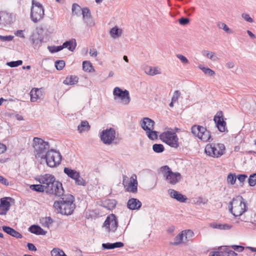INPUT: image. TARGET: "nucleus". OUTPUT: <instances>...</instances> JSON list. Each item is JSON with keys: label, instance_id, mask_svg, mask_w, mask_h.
Listing matches in <instances>:
<instances>
[{"label": "nucleus", "instance_id": "nucleus-1", "mask_svg": "<svg viewBox=\"0 0 256 256\" xmlns=\"http://www.w3.org/2000/svg\"><path fill=\"white\" fill-rule=\"evenodd\" d=\"M59 198L58 200L54 202L53 204L56 212L66 216L72 214L76 208L74 196L70 194H64Z\"/></svg>", "mask_w": 256, "mask_h": 256}, {"label": "nucleus", "instance_id": "nucleus-2", "mask_svg": "<svg viewBox=\"0 0 256 256\" xmlns=\"http://www.w3.org/2000/svg\"><path fill=\"white\" fill-rule=\"evenodd\" d=\"M229 211L234 217L242 216L248 210L246 202L242 196H237L234 198L228 205Z\"/></svg>", "mask_w": 256, "mask_h": 256}, {"label": "nucleus", "instance_id": "nucleus-3", "mask_svg": "<svg viewBox=\"0 0 256 256\" xmlns=\"http://www.w3.org/2000/svg\"><path fill=\"white\" fill-rule=\"evenodd\" d=\"M50 144L41 138L35 137L33 140V147L36 158L42 159L48 150H49Z\"/></svg>", "mask_w": 256, "mask_h": 256}, {"label": "nucleus", "instance_id": "nucleus-4", "mask_svg": "<svg viewBox=\"0 0 256 256\" xmlns=\"http://www.w3.org/2000/svg\"><path fill=\"white\" fill-rule=\"evenodd\" d=\"M42 159L46 160L48 166L54 168L60 164L62 156L59 151L50 149L47 151Z\"/></svg>", "mask_w": 256, "mask_h": 256}, {"label": "nucleus", "instance_id": "nucleus-5", "mask_svg": "<svg viewBox=\"0 0 256 256\" xmlns=\"http://www.w3.org/2000/svg\"><path fill=\"white\" fill-rule=\"evenodd\" d=\"M160 170L164 176L166 178V180L171 184H175L178 183L182 178L180 173L173 172L168 166H164L160 168Z\"/></svg>", "mask_w": 256, "mask_h": 256}, {"label": "nucleus", "instance_id": "nucleus-6", "mask_svg": "<svg viewBox=\"0 0 256 256\" xmlns=\"http://www.w3.org/2000/svg\"><path fill=\"white\" fill-rule=\"evenodd\" d=\"M160 140L172 148H178L179 146L178 138L174 132L166 131L160 135Z\"/></svg>", "mask_w": 256, "mask_h": 256}, {"label": "nucleus", "instance_id": "nucleus-7", "mask_svg": "<svg viewBox=\"0 0 256 256\" xmlns=\"http://www.w3.org/2000/svg\"><path fill=\"white\" fill-rule=\"evenodd\" d=\"M225 146L222 144H210L205 148L206 153L214 158H218L224 154Z\"/></svg>", "mask_w": 256, "mask_h": 256}, {"label": "nucleus", "instance_id": "nucleus-8", "mask_svg": "<svg viewBox=\"0 0 256 256\" xmlns=\"http://www.w3.org/2000/svg\"><path fill=\"white\" fill-rule=\"evenodd\" d=\"M32 4L30 18L33 22L36 23L43 18L44 14V9L40 3L35 2L34 0H32Z\"/></svg>", "mask_w": 256, "mask_h": 256}, {"label": "nucleus", "instance_id": "nucleus-9", "mask_svg": "<svg viewBox=\"0 0 256 256\" xmlns=\"http://www.w3.org/2000/svg\"><path fill=\"white\" fill-rule=\"evenodd\" d=\"M46 193L52 196L58 198L64 194L62 184L58 180H55L50 186H47Z\"/></svg>", "mask_w": 256, "mask_h": 256}, {"label": "nucleus", "instance_id": "nucleus-10", "mask_svg": "<svg viewBox=\"0 0 256 256\" xmlns=\"http://www.w3.org/2000/svg\"><path fill=\"white\" fill-rule=\"evenodd\" d=\"M100 138L104 144H110L116 138V131L112 128L104 130L100 132Z\"/></svg>", "mask_w": 256, "mask_h": 256}, {"label": "nucleus", "instance_id": "nucleus-11", "mask_svg": "<svg viewBox=\"0 0 256 256\" xmlns=\"http://www.w3.org/2000/svg\"><path fill=\"white\" fill-rule=\"evenodd\" d=\"M103 226L106 227L108 232H115L118 226L117 217L114 214H111L106 217Z\"/></svg>", "mask_w": 256, "mask_h": 256}, {"label": "nucleus", "instance_id": "nucleus-12", "mask_svg": "<svg viewBox=\"0 0 256 256\" xmlns=\"http://www.w3.org/2000/svg\"><path fill=\"white\" fill-rule=\"evenodd\" d=\"M214 121L220 132H222L226 131L228 132L226 126V123L224 120L223 112L222 110H219L217 112L214 116Z\"/></svg>", "mask_w": 256, "mask_h": 256}, {"label": "nucleus", "instance_id": "nucleus-13", "mask_svg": "<svg viewBox=\"0 0 256 256\" xmlns=\"http://www.w3.org/2000/svg\"><path fill=\"white\" fill-rule=\"evenodd\" d=\"M113 94L116 97L118 98L124 104H128L130 100L129 92L128 90H124L118 87H116L113 91Z\"/></svg>", "mask_w": 256, "mask_h": 256}, {"label": "nucleus", "instance_id": "nucleus-14", "mask_svg": "<svg viewBox=\"0 0 256 256\" xmlns=\"http://www.w3.org/2000/svg\"><path fill=\"white\" fill-rule=\"evenodd\" d=\"M10 200H14L11 197H4L0 200V215H5L10 207Z\"/></svg>", "mask_w": 256, "mask_h": 256}, {"label": "nucleus", "instance_id": "nucleus-15", "mask_svg": "<svg viewBox=\"0 0 256 256\" xmlns=\"http://www.w3.org/2000/svg\"><path fill=\"white\" fill-rule=\"evenodd\" d=\"M82 19L84 22L90 27L94 26L95 23L90 8L88 7L82 8Z\"/></svg>", "mask_w": 256, "mask_h": 256}, {"label": "nucleus", "instance_id": "nucleus-16", "mask_svg": "<svg viewBox=\"0 0 256 256\" xmlns=\"http://www.w3.org/2000/svg\"><path fill=\"white\" fill-rule=\"evenodd\" d=\"M30 40L33 45L34 49L39 48L43 42L44 36L42 34L38 32H34L30 36Z\"/></svg>", "mask_w": 256, "mask_h": 256}, {"label": "nucleus", "instance_id": "nucleus-17", "mask_svg": "<svg viewBox=\"0 0 256 256\" xmlns=\"http://www.w3.org/2000/svg\"><path fill=\"white\" fill-rule=\"evenodd\" d=\"M36 181L40 184H46L45 186H50L56 180L54 176L52 174H46L36 178Z\"/></svg>", "mask_w": 256, "mask_h": 256}, {"label": "nucleus", "instance_id": "nucleus-18", "mask_svg": "<svg viewBox=\"0 0 256 256\" xmlns=\"http://www.w3.org/2000/svg\"><path fill=\"white\" fill-rule=\"evenodd\" d=\"M30 101L35 102L38 100L42 99L44 97V92L42 88H34L30 92Z\"/></svg>", "mask_w": 256, "mask_h": 256}, {"label": "nucleus", "instance_id": "nucleus-19", "mask_svg": "<svg viewBox=\"0 0 256 256\" xmlns=\"http://www.w3.org/2000/svg\"><path fill=\"white\" fill-rule=\"evenodd\" d=\"M12 22V18L10 14L6 12L0 11V28L4 27Z\"/></svg>", "mask_w": 256, "mask_h": 256}, {"label": "nucleus", "instance_id": "nucleus-20", "mask_svg": "<svg viewBox=\"0 0 256 256\" xmlns=\"http://www.w3.org/2000/svg\"><path fill=\"white\" fill-rule=\"evenodd\" d=\"M168 192L172 198L175 199L178 202H185L188 199L186 196L173 189H169Z\"/></svg>", "mask_w": 256, "mask_h": 256}, {"label": "nucleus", "instance_id": "nucleus-21", "mask_svg": "<svg viewBox=\"0 0 256 256\" xmlns=\"http://www.w3.org/2000/svg\"><path fill=\"white\" fill-rule=\"evenodd\" d=\"M142 206V202L136 198H131L127 202V208L130 210H138Z\"/></svg>", "mask_w": 256, "mask_h": 256}, {"label": "nucleus", "instance_id": "nucleus-22", "mask_svg": "<svg viewBox=\"0 0 256 256\" xmlns=\"http://www.w3.org/2000/svg\"><path fill=\"white\" fill-rule=\"evenodd\" d=\"M2 229L4 232L16 238H22V236L21 234L10 226H2Z\"/></svg>", "mask_w": 256, "mask_h": 256}, {"label": "nucleus", "instance_id": "nucleus-23", "mask_svg": "<svg viewBox=\"0 0 256 256\" xmlns=\"http://www.w3.org/2000/svg\"><path fill=\"white\" fill-rule=\"evenodd\" d=\"M140 124L142 128L144 130V126H146L147 128H150V130L152 129H154V126L155 124V122L154 120L151 118L144 117V118L140 122Z\"/></svg>", "mask_w": 256, "mask_h": 256}, {"label": "nucleus", "instance_id": "nucleus-24", "mask_svg": "<svg viewBox=\"0 0 256 256\" xmlns=\"http://www.w3.org/2000/svg\"><path fill=\"white\" fill-rule=\"evenodd\" d=\"M28 231L36 235H45L46 231L42 229L40 226L36 224H33L28 228Z\"/></svg>", "mask_w": 256, "mask_h": 256}, {"label": "nucleus", "instance_id": "nucleus-25", "mask_svg": "<svg viewBox=\"0 0 256 256\" xmlns=\"http://www.w3.org/2000/svg\"><path fill=\"white\" fill-rule=\"evenodd\" d=\"M206 130V128L199 125H194L191 128V132L195 136L199 137Z\"/></svg>", "mask_w": 256, "mask_h": 256}, {"label": "nucleus", "instance_id": "nucleus-26", "mask_svg": "<svg viewBox=\"0 0 256 256\" xmlns=\"http://www.w3.org/2000/svg\"><path fill=\"white\" fill-rule=\"evenodd\" d=\"M62 46L63 49L68 48L70 50L73 52L76 46V40L74 38H72L64 42Z\"/></svg>", "mask_w": 256, "mask_h": 256}, {"label": "nucleus", "instance_id": "nucleus-27", "mask_svg": "<svg viewBox=\"0 0 256 256\" xmlns=\"http://www.w3.org/2000/svg\"><path fill=\"white\" fill-rule=\"evenodd\" d=\"M116 204L117 202L115 200H106L102 202V206L108 210H112L115 208Z\"/></svg>", "mask_w": 256, "mask_h": 256}, {"label": "nucleus", "instance_id": "nucleus-28", "mask_svg": "<svg viewBox=\"0 0 256 256\" xmlns=\"http://www.w3.org/2000/svg\"><path fill=\"white\" fill-rule=\"evenodd\" d=\"M144 130L146 132V134L148 138L150 140H156L158 138V132L155 130H154V129H152L150 130V128H147L146 126H144Z\"/></svg>", "mask_w": 256, "mask_h": 256}, {"label": "nucleus", "instance_id": "nucleus-29", "mask_svg": "<svg viewBox=\"0 0 256 256\" xmlns=\"http://www.w3.org/2000/svg\"><path fill=\"white\" fill-rule=\"evenodd\" d=\"M64 172L68 177L70 178L73 180H74L76 178V176H78V172H77L75 170H72L69 168H64Z\"/></svg>", "mask_w": 256, "mask_h": 256}, {"label": "nucleus", "instance_id": "nucleus-30", "mask_svg": "<svg viewBox=\"0 0 256 256\" xmlns=\"http://www.w3.org/2000/svg\"><path fill=\"white\" fill-rule=\"evenodd\" d=\"M90 126L87 120L82 121L80 124L78 126V130L79 132L82 133L84 131L90 130Z\"/></svg>", "mask_w": 256, "mask_h": 256}, {"label": "nucleus", "instance_id": "nucleus-31", "mask_svg": "<svg viewBox=\"0 0 256 256\" xmlns=\"http://www.w3.org/2000/svg\"><path fill=\"white\" fill-rule=\"evenodd\" d=\"M46 186H45V185H42L40 184H32L30 186V188L36 192H46L47 188Z\"/></svg>", "mask_w": 256, "mask_h": 256}, {"label": "nucleus", "instance_id": "nucleus-32", "mask_svg": "<svg viewBox=\"0 0 256 256\" xmlns=\"http://www.w3.org/2000/svg\"><path fill=\"white\" fill-rule=\"evenodd\" d=\"M126 191L136 193L138 191V182L136 179L134 180V182L130 181L128 186L126 189Z\"/></svg>", "mask_w": 256, "mask_h": 256}, {"label": "nucleus", "instance_id": "nucleus-33", "mask_svg": "<svg viewBox=\"0 0 256 256\" xmlns=\"http://www.w3.org/2000/svg\"><path fill=\"white\" fill-rule=\"evenodd\" d=\"M78 78L76 76H70L67 77L64 81V83L67 85H73L78 82Z\"/></svg>", "mask_w": 256, "mask_h": 256}, {"label": "nucleus", "instance_id": "nucleus-34", "mask_svg": "<svg viewBox=\"0 0 256 256\" xmlns=\"http://www.w3.org/2000/svg\"><path fill=\"white\" fill-rule=\"evenodd\" d=\"M110 33L112 38H116L121 36L122 30L119 28L117 26H115L110 30Z\"/></svg>", "mask_w": 256, "mask_h": 256}, {"label": "nucleus", "instance_id": "nucleus-35", "mask_svg": "<svg viewBox=\"0 0 256 256\" xmlns=\"http://www.w3.org/2000/svg\"><path fill=\"white\" fill-rule=\"evenodd\" d=\"M82 70L85 72H92L94 71V69L90 61L85 60L82 62Z\"/></svg>", "mask_w": 256, "mask_h": 256}, {"label": "nucleus", "instance_id": "nucleus-36", "mask_svg": "<svg viewBox=\"0 0 256 256\" xmlns=\"http://www.w3.org/2000/svg\"><path fill=\"white\" fill-rule=\"evenodd\" d=\"M72 13L74 15L80 16L82 14V8L76 3H74L72 6Z\"/></svg>", "mask_w": 256, "mask_h": 256}, {"label": "nucleus", "instance_id": "nucleus-37", "mask_svg": "<svg viewBox=\"0 0 256 256\" xmlns=\"http://www.w3.org/2000/svg\"><path fill=\"white\" fill-rule=\"evenodd\" d=\"M184 234V237H185L184 242H187L188 241L192 240V238L194 236V233L192 230H186L182 232Z\"/></svg>", "mask_w": 256, "mask_h": 256}, {"label": "nucleus", "instance_id": "nucleus-38", "mask_svg": "<svg viewBox=\"0 0 256 256\" xmlns=\"http://www.w3.org/2000/svg\"><path fill=\"white\" fill-rule=\"evenodd\" d=\"M211 137L210 132L206 128V130L200 135L198 138L204 142H208L210 140Z\"/></svg>", "mask_w": 256, "mask_h": 256}, {"label": "nucleus", "instance_id": "nucleus-39", "mask_svg": "<svg viewBox=\"0 0 256 256\" xmlns=\"http://www.w3.org/2000/svg\"><path fill=\"white\" fill-rule=\"evenodd\" d=\"M184 233H182L181 232L179 234H178L174 238V242H170V244L174 246H177L179 244L182 243L183 242L184 239Z\"/></svg>", "mask_w": 256, "mask_h": 256}, {"label": "nucleus", "instance_id": "nucleus-40", "mask_svg": "<svg viewBox=\"0 0 256 256\" xmlns=\"http://www.w3.org/2000/svg\"><path fill=\"white\" fill-rule=\"evenodd\" d=\"M52 256H66L64 252L58 248H54L51 251Z\"/></svg>", "mask_w": 256, "mask_h": 256}, {"label": "nucleus", "instance_id": "nucleus-41", "mask_svg": "<svg viewBox=\"0 0 256 256\" xmlns=\"http://www.w3.org/2000/svg\"><path fill=\"white\" fill-rule=\"evenodd\" d=\"M198 67L200 69L204 72V73L206 75H208L209 76H212L215 74L214 71L213 70H211L210 68H206L204 66H203L202 65L198 66Z\"/></svg>", "mask_w": 256, "mask_h": 256}, {"label": "nucleus", "instance_id": "nucleus-42", "mask_svg": "<svg viewBox=\"0 0 256 256\" xmlns=\"http://www.w3.org/2000/svg\"><path fill=\"white\" fill-rule=\"evenodd\" d=\"M152 150L156 153H162L164 150V148L162 144H155L152 145Z\"/></svg>", "mask_w": 256, "mask_h": 256}, {"label": "nucleus", "instance_id": "nucleus-43", "mask_svg": "<svg viewBox=\"0 0 256 256\" xmlns=\"http://www.w3.org/2000/svg\"><path fill=\"white\" fill-rule=\"evenodd\" d=\"M74 180L76 184L78 186H86V180L80 176V172H78V176H76Z\"/></svg>", "mask_w": 256, "mask_h": 256}, {"label": "nucleus", "instance_id": "nucleus-44", "mask_svg": "<svg viewBox=\"0 0 256 256\" xmlns=\"http://www.w3.org/2000/svg\"><path fill=\"white\" fill-rule=\"evenodd\" d=\"M217 26L219 28L223 30L228 34H230L232 33V31L228 26L224 22H218V24H217Z\"/></svg>", "mask_w": 256, "mask_h": 256}, {"label": "nucleus", "instance_id": "nucleus-45", "mask_svg": "<svg viewBox=\"0 0 256 256\" xmlns=\"http://www.w3.org/2000/svg\"><path fill=\"white\" fill-rule=\"evenodd\" d=\"M248 182L250 186H254L256 185V172L250 174Z\"/></svg>", "mask_w": 256, "mask_h": 256}, {"label": "nucleus", "instance_id": "nucleus-46", "mask_svg": "<svg viewBox=\"0 0 256 256\" xmlns=\"http://www.w3.org/2000/svg\"><path fill=\"white\" fill-rule=\"evenodd\" d=\"M236 178L237 176H236V174L230 172L228 174L227 177L228 182L233 185L236 183Z\"/></svg>", "mask_w": 256, "mask_h": 256}, {"label": "nucleus", "instance_id": "nucleus-47", "mask_svg": "<svg viewBox=\"0 0 256 256\" xmlns=\"http://www.w3.org/2000/svg\"><path fill=\"white\" fill-rule=\"evenodd\" d=\"M22 64V60H18L7 62L6 64L10 68H15L21 66Z\"/></svg>", "mask_w": 256, "mask_h": 256}, {"label": "nucleus", "instance_id": "nucleus-48", "mask_svg": "<svg viewBox=\"0 0 256 256\" xmlns=\"http://www.w3.org/2000/svg\"><path fill=\"white\" fill-rule=\"evenodd\" d=\"M54 65L57 70H60L65 66V62L63 60H57L55 62Z\"/></svg>", "mask_w": 256, "mask_h": 256}, {"label": "nucleus", "instance_id": "nucleus-49", "mask_svg": "<svg viewBox=\"0 0 256 256\" xmlns=\"http://www.w3.org/2000/svg\"><path fill=\"white\" fill-rule=\"evenodd\" d=\"M248 178V176L245 174H238L237 175V179L240 182V186H242L244 184V182L246 178Z\"/></svg>", "mask_w": 256, "mask_h": 256}, {"label": "nucleus", "instance_id": "nucleus-50", "mask_svg": "<svg viewBox=\"0 0 256 256\" xmlns=\"http://www.w3.org/2000/svg\"><path fill=\"white\" fill-rule=\"evenodd\" d=\"M49 51L52 53H54L62 50L63 48L62 46H48Z\"/></svg>", "mask_w": 256, "mask_h": 256}, {"label": "nucleus", "instance_id": "nucleus-51", "mask_svg": "<svg viewBox=\"0 0 256 256\" xmlns=\"http://www.w3.org/2000/svg\"><path fill=\"white\" fill-rule=\"evenodd\" d=\"M148 70L146 72V74L150 75V76H154L156 74H159L160 72L158 71V68H152V67H148Z\"/></svg>", "mask_w": 256, "mask_h": 256}, {"label": "nucleus", "instance_id": "nucleus-52", "mask_svg": "<svg viewBox=\"0 0 256 256\" xmlns=\"http://www.w3.org/2000/svg\"><path fill=\"white\" fill-rule=\"evenodd\" d=\"M178 22L180 25L186 26L190 23V20L188 18L182 16L178 20Z\"/></svg>", "mask_w": 256, "mask_h": 256}, {"label": "nucleus", "instance_id": "nucleus-53", "mask_svg": "<svg viewBox=\"0 0 256 256\" xmlns=\"http://www.w3.org/2000/svg\"><path fill=\"white\" fill-rule=\"evenodd\" d=\"M180 96V92H179V90H176L174 92L173 96H172V102H177Z\"/></svg>", "mask_w": 256, "mask_h": 256}, {"label": "nucleus", "instance_id": "nucleus-54", "mask_svg": "<svg viewBox=\"0 0 256 256\" xmlns=\"http://www.w3.org/2000/svg\"><path fill=\"white\" fill-rule=\"evenodd\" d=\"M14 36H3L0 35V40L3 42H10L12 40Z\"/></svg>", "mask_w": 256, "mask_h": 256}, {"label": "nucleus", "instance_id": "nucleus-55", "mask_svg": "<svg viewBox=\"0 0 256 256\" xmlns=\"http://www.w3.org/2000/svg\"><path fill=\"white\" fill-rule=\"evenodd\" d=\"M231 248L236 251L242 252L244 250V247L242 246L232 245Z\"/></svg>", "mask_w": 256, "mask_h": 256}, {"label": "nucleus", "instance_id": "nucleus-56", "mask_svg": "<svg viewBox=\"0 0 256 256\" xmlns=\"http://www.w3.org/2000/svg\"><path fill=\"white\" fill-rule=\"evenodd\" d=\"M242 18L249 22H254L253 19L248 14L243 13L242 15Z\"/></svg>", "mask_w": 256, "mask_h": 256}, {"label": "nucleus", "instance_id": "nucleus-57", "mask_svg": "<svg viewBox=\"0 0 256 256\" xmlns=\"http://www.w3.org/2000/svg\"><path fill=\"white\" fill-rule=\"evenodd\" d=\"M177 58L184 64H187L188 63V60L187 58L182 54H178Z\"/></svg>", "mask_w": 256, "mask_h": 256}, {"label": "nucleus", "instance_id": "nucleus-58", "mask_svg": "<svg viewBox=\"0 0 256 256\" xmlns=\"http://www.w3.org/2000/svg\"><path fill=\"white\" fill-rule=\"evenodd\" d=\"M102 248L103 250H112V243H104L102 244Z\"/></svg>", "mask_w": 256, "mask_h": 256}, {"label": "nucleus", "instance_id": "nucleus-59", "mask_svg": "<svg viewBox=\"0 0 256 256\" xmlns=\"http://www.w3.org/2000/svg\"><path fill=\"white\" fill-rule=\"evenodd\" d=\"M225 256H238V254L232 250H227L224 252Z\"/></svg>", "mask_w": 256, "mask_h": 256}, {"label": "nucleus", "instance_id": "nucleus-60", "mask_svg": "<svg viewBox=\"0 0 256 256\" xmlns=\"http://www.w3.org/2000/svg\"><path fill=\"white\" fill-rule=\"evenodd\" d=\"M209 256H225L224 252L215 251L210 253Z\"/></svg>", "mask_w": 256, "mask_h": 256}, {"label": "nucleus", "instance_id": "nucleus-61", "mask_svg": "<svg viewBox=\"0 0 256 256\" xmlns=\"http://www.w3.org/2000/svg\"><path fill=\"white\" fill-rule=\"evenodd\" d=\"M0 182L6 186H8L9 185V182L8 180L0 175Z\"/></svg>", "mask_w": 256, "mask_h": 256}, {"label": "nucleus", "instance_id": "nucleus-62", "mask_svg": "<svg viewBox=\"0 0 256 256\" xmlns=\"http://www.w3.org/2000/svg\"><path fill=\"white\" fill-rule=\"evenodd\" d=\"M26 246H27L28 250H30L34 251V252H36L37 250L36 248L32 243L28 242Z\"/></svg>", "mask_w": 256, "mask_h": 256}, {"label": "nucleus", "instance_id": "nucleus-63", "mask_svg": "<svg viewBox=\"0 0 256 256\" xmlns=\"http://www.w3.org/2000/svg\"><path fill=\"white\" fill-rule=\"evenodd\" d=\"M113 249L115 248H120L124 246V244L120 242L112 243Z\"/></svg>", "mask_w": 256, "mask_h": 256}, {"label": "nucleus", "instance_id": "nucleus-64", "mask_svg": "<svg viewBox=\"0 0 256 256\" xmlns=\"http://www.w3.org/2000/svg\"><path fill=\"white\" fill-rule=\"evenodd\" d=\"M53 222V220L50 216L46 217L45 218L44 221V225L46 226H48L50 224H52Z\"/></svg>", "mask_w": 256, "mask_h": 256}]
</instances>
